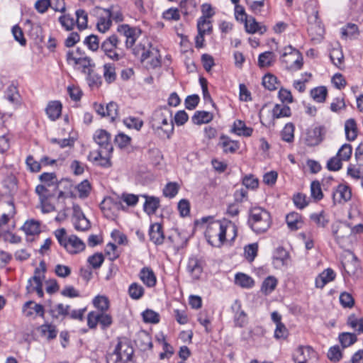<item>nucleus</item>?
Masks as SVG:
<instances>
[{"mask_svg":"<svg viewBox=\"0 0 363 363\" xmlns=\"http://www.w3.org/2000/svg\"><path fill=\"white\" fill-rule=\"evenodd\" d=\"M86 80L88 82L89 86L98 87L99 85H101V77L99 74L95 73L93 69L91 71H89V72H87L86 74Z\"/></svg>","mask_w":363,"mask_h":363,"instance_id":"obj_57","label":"nucleus"},{"mask_svg":"<svg viewBox=\"0 0 363 363\" xmlns=\"http://www.w3.org/2000/svg\"><path fill=\"white\" fill-rule=\"evenodd\" d=\"M139 277L147 287H152L156 284V277L153 271L149 267H143L140 272Z\"/></svg>","mask_w":363,"mask_h":363,"instance_id":"obj_21","label":"nucleus"},{"mask_svg":"<svg viewBox=\"0 0 363 363\" xmlns=\"http://www.w3.org/2000/svg\"><path fill=\"white\" fill-rule=\"evenodd\" d=\"M150 240L155 245H162L164 242V235L162 230V226L158 223L150 225L149 230Z\"/></svg>","mask_w":363,"mask_h":363,"instance_id":"obj_18","label":"nucleus"},{"mask_svg":"<svg viewBox=\"0 0 363 363\" xmlns=\"http://www.w3.org/2000/svg\"><path fill=\"white\" fill-rule=\"evenodd\" d=\"M142 315L143 320L145 323L155 324L160 321V315L152 310L147 309Z\"/></svg>","mask_w":363,"mask_h":363,"instance_id":"obj_53","label":"nucleus"},{"mask_svg":"<svg viewBox=\"0 0 363 363\" xmlns=\"http://www.w3.org/2000/svg\"><path fill=\"white\" fill-rule=\"evenodd\" d=\"M235 283L245 288H250L254 285V280L248 275L242 273L236 274Z\"/></svg>","mask_w":363,"mask_h":363,"instance_id":"obj_43","label":"nucleus"},{"mask_svg":"<svg viewBox=\"0 0 363 363\" xmlns=\"http://www.w3.org/2000/svg\"><path fill=\"white\" fill-rule=\"evenodd\" d=\"M146 200L144 203V211L148 215H152L155 213L156 211L160 206V200L159 199L154 196H147L146 195L143 196Z\"/></svg>","mask_w":363,"mask_h":363,"instance_id":"obj_27","label":"nucleus"},{"mask_svg":"<svg viewBox=\"0 0 363 363\" xmlns=\"http://www.w3.org/2000/svg\"><path fill=\"white\" fill-rule=\"evenodd\" d=\"M135 30V28L130 27L128 24L120 25L117 28V31L119 34L118 37H119L121 40V38L125 40L128 36L134 33Z\"/></svg>","mask_w":363,"mask_h":363,"instance_id":"obj_64","label":"nucleus"},{"mask_svg":"<svg viewBox=\"0 0 363 363\" xmlns=\"http://www.w3.org/2000/svg\"><path fill=\"white\" fill-rule=\"evenodd\" d=\"M322 130L321 127H315L308 129L305 138L307 145H318L323 140Z\"/></svg>","mask_w":363,"mask_h":363,"instance_id":"obj_16","label":"nucleus"},{"mask_svg":"<svg viewBox=\"0 0 363 363\" xmlns=\"http://www.w3.org/2000/svg\"><path fill=\"white\" fill-rule=\"evenodd\" d=\"M104 77L108 84L113 82L116 79V67L113 64L106 63L104 65Z\"/></svg>","mask_w":363,"mask_h":363,"instance_id":"obj_35","label":"nucleus"},{"mask_svg":"<svg viewBox=\"0 0 363 363\" xmlns=\"http://www.w3.org/2000/svg\"><path fill=\"white\" fill-rule=\"evenodd\" d=\"M40 222L35 220H27L22 228L27 235H35L40 233Z\"/></svg>","mask_w":363,"mask_h":363,"instance_id":"obj_33","label":"nucleus"},{"mask_svg":"<svg viewBox=\"0 0 363 363\" xmlns=\"http://www.w3.org/2000/svg\"><path fill=\"white\" fill-rule=\"evenodd\" d=\"M93 304L100 312H105L109 307L108 299L104 296H96L93 300Z\"/></svg>","mask_w":363,"mask_h":363,"instance_id":"obj_47","label":"nucleus"},{"mask_svg":"<svg viewBox=\"0 0 363 363\" xmlns=\"http://www.w3.org/2000/svg\"><path fill=\"white\" fill-rule=\"evenodd\" d=\"M327 94L328 91L325 86H318L311 91V97L318 103L325 101Z\"/></svg>","mask_w":363,"mask_h":363,"instance_id":"obj_39","label":"nucleus"},{"mask_svg":"<svg viewBox=\"0 0 363 363\" xmlns=\"http://www.w3.org/2000/svg\"><path fill=\"white\" fill-rule=\"evenodd\" d=\"M352 193L347 186L340 184L333 193V199L335 203H342L351 199Z\"/></svg>","mask_w":363,"mask_h":363,"instance_id":"obj_17","label":"nucleus"},{"mask_svg":"<svg viewBox=\"0 0 363 363\" xmlns=\"http://www.w3.org/2000/svg\"><path fill=\"white\" fill-rule=\"evenodd\" d=\"M277 285V279L274 277L269 276L264 280L262 284L261 291L264 294H269L275 289Z\"/></svg>","mask_w":363,"mask_h":363,"instance_id":"obj_36","label":"nucleus"},{"mask_svg":"<svg viewBox=\"0 0 363 363\" xmlns=\"http://www.w3.org/2000/svg\"><path fill=\"white\" fill-rule=\"evenodd\" d=\"M39 179L48 186H57L58 181L56 174L53 172H45L40 175Z\"/></svg>","mask_w":363,"mask_h":363,"instance_id":"obj_54","label":"nucleus"},{"mask_svg":"<svg viewBox=\"0 0 363 363\" xmlns=\"http://www.w3.org/2000/svg\"><path fill=\"white\" fill-rule=\"evenodd\" d=\"M352 152V148L350 144H344L340 148L337 153V156L341 159V160L347 161L350 159Z\"/></svg>","mask_w":363,"mask_h":363,"instance_id":"obj_56","label":"nucleus"},{"mask_svg":"<svg viewBox=\"0 0 363 363\" xmlns=\"http://www.w3.org/2000/svg\"><path fill=\"white\" fill-rule=\"evenodd\" d=\"M72 222L75 229L78 231H86L91 227L89 220L82 212L75 211Z\"/></svg>","mask_w":363,"mask_h":363,"instance_id":"obj_19","label":"nucleus"},{"mask_svg":"<svg viewBox=\"0 0 363 363\" xmlns=\"http://www.w3.org/2000/svg\"><path fill=\"white\" fill-rule=\"evenodd\" d=\"M100 208L106 217L112 218L123 208V204L118 198L109 196L103 200Z\"/></svg>","mask_w":363,"mask_h":363,"instance_id":"obj_8","label":"nucleus"},{"mask_svg":"<svg viewBox=\"0 0 363 363\" xmlns=\"http://www.w3.org/2000/svg\"><path fill=\"white\" fill-rule=\"evenodd\" d=\"M66 57L69 64L73 63L78 69H80L85 74L95 66L90 57L74 56V52L71 50L67 52Z\"/></svg>","mask_w":363,"mask_h":363,"instance_id":"obj_7","label":"nucleus"},{"mask_svg":"<svg viewBox=\"0 0 363 363\" xmlns=\"http://www.w3.org/2000/svg\"><path fill=\"white\" fill-rule=\"evenodd\" d=\"M134 350L130 343L123 339L120 340L114 351L107 357V363H134Z\"/></svg>","mask_w":363,"mask_h":363,"instance_id":"obj_4","label":"nucleus"},{"mask_svg":"<svg viewBox=\"0 0 363 363\" xmlns=\"http://www.w3.org/2000/svg\"><path fill=\"white\" fill-rule=\"evenodd\" d=\"M281 61L285 64L286 69L292 71L298 70L303 66V57L300 52H294Z\"/></svg>","mask_w":363,"mask_h":363,"instance_id":"obj_13","label":"nucleus"},{"mask_svg":"<svg viewBox=\"0 0 363 363\" xmlns=\"http://www.w3.org/2000/svg\"><path fill=\"white\" fill-rule=\"evenodd\" d=\"M244 21L246 31L249 33H259L263 34L267 31L266 26L259 25L252 17L247 18Z\"/></svg>","mask_w":363,"mask_h":363,"instance_id":"obj_22","label":"nucleus"},{"mask_svg":"<svg viewBox=\"0 0 363 363\" xmlns=\"http://www.w3.org/2000/svg\"><path fill=\"white\" fill-rule=\"evenodd\" d=\"M339 340L342 347L345 348L357 341L356 335L350 333H342L339 335Z\"/></svg>","mask_w":363,"mask_h":363,"instance_id":"obj_45","label":"nucleus"},{"mask_svg":"<svg viewBox=\"0 0 363 363\" xmlns=\"http://www.w3.org/2000/svg\"><path fill=\"white\" fill-rule=\"evenodd\" d=\"M141 50H142V52H141V60L142 61H145V60L150 58L151 60L150 62V65L153 67H156L160 65V55L159 53V50L157 48H153L151 45H150V48L147 50H145V47L143 46L141 48Z\"/></svg>","mask_w":363,"mask_h":363,"instance_id":"obj_15","label":"nucleus"},{"mask_svg":"<svg viewBox=\"0 0 363 363\" xmlns=\"http://www.w3.org/2000/svg\"><path fill=\"white\" fill-rule=\"evenodd\" d=\"M286 222L289 229L296 230L301 228L303 224L301 216L296 212H291L286 215Z\"/></svg>","mask_w":363,"mask_h":363,"instance_id":"obj_23","label":"nucleus"},{"mask_svg":"<svg viewBox=\"0 0 363 363\" xmlns=\"http://www.w3.org/2000/svg\"><path fill=\"white\" fill-rule=\"evenodd\" d=\"M61 111L62 104L57 101L50 102L46 108V113L52 121L58 118L61 114Z\"/></svg>","mask_w":363,"mask_h":363,"instance_id":"obj_28","label":"nucleus"},{"mask_svg":"<svg viewBox=\"0 0 363 363\" xmlns=\"http://www.w3.org/2000/svg\"><path fill=\"white\" fill-rule=\"evenodd\" d=\"M150 125L161 138H169L174 131L171 111L167 108L156 110L152 116Z\"/></svg>","mask_w":363,"mask_h":363,"instance_id":"obj_2","label":"nucleus"},{"mask_svg":"<svg viewBox=\"0 0 363 363\" xmlns=\"http://www.w3.org/2000/svg\"><path fill=\"white\" fill-rule=\"evenodd\" d=\"M262 84L269 91L276 90L279 86L277 78L272 74H267L263 77Z\"/></svg>","mask_w":363,"mask_h":363,"instance_id":"obj_37","label":"nucleus"},{"mask_svg":"<svg viewBox=\"0 0 363 363\" xmlns=\"http://www.w3.org/2000/svg\"><path fill=\"white\" fill-rule=\"evenodd\" d=\"M231 228L234 232L233 238L236 236V228L230 223L215 220L210 223L206 229L205 237L213 247H220L226 240L227 230Z\"/></svg>","mask_w":363,"mask_h":363,"instance_id":"obj_1","label":"nucleus"},{"mask_svg":"<svg viewBox=\"0 0 363 363\" xmlns=\"http://www.w3.org/2000/svg\"><path fill=\"white\" fill-rule=\"evenodd\" d=\"M124 124L129 128H135L139 130L143 125V122L142 120L135 118V117H128L123 121Z\"/></svg>","mask_w":363,"mask_h":363,"instance_id":"obj_62","label":"nucleus"},{"mask_svg":"<svg viewBox=\"0 0 363 363\" xmlns=\"http://www.w3.org/2000/svg\"><path fill=\"white\" fill-rule=\"evenodd\" d=\"M158 341L162 343L164 352L160 354L161 359L169 358L174 354V348L165 340L164 336L162 338H158Z\"/></svg>","mask_w":363,"mask_h":363,"instance_id":"obj_50","label":"nucleus"},{"mask_svg":"<svg viewBox=\"0 0 363 363\" xmlns=\"http://www.w3.org/2000/svg\"><path fill=\"white\" fill-rule=\"evenodd\" d=\"M347 324L359 333H363V318H357L354 315H351L347 319Z\"/></svg>","mask_w":363,"mask_h":363,"instance_id":"obj_58","label":"nucleus"},{"mask_svg":"<svg viewBox=\"0 0 363 363\" xmlns=\"http://www.w3.org/2000/svg\"><path fill=\"white\" fill-rule=\"evenodd\" d=\"M310 218L318 227L325 228L329 223V220L323 211L311 214Z\"/></svg>","mask_w":363,"mask_h":363,"instance_id":"obj_48","label":"nucleus"},{"mask_svg":"<svg viewBox=\"0 0 363 363\" xmlns=\"http://www.w3.org/2000/svg\"><path fill=\"white\" fill-rule=\"evenodd\" d=\"M316 352L311 347H298L294 353L293 358L296 363H306L308 359L316 358Z\"/></svg>","mask_w":363,"mask_h":363,"instance_id":"obj_10","label":"nucleus"},{"mask_svg":"<svg viewBox=\"0 0 363 363\" xmlns=\"http://www.w3.org/2000/svg\"><path fill=\"white\" fill-rule=\"evenodd\" d=\"M248 224L255 233H264L271 227V215L261 207L252 208L250 211Z\"/></svg>","mask_w":363,"mask_h":363,"instance_id":"obj_3","label":"nucleus"},{"mask_svg":"<svg viewBox=\"0 0 363 363\" xmlns=\"http://www.w3.org/2000/svg\"><path fill=\"white\" fill-rule=\"evenodd\" d=\"M104 257L101 253H95L88 258V262L94 269L99 268L104 262Z\"/></svg>","mask_w":363,"mask_h":363,"instance_id":"obj_63","label":"nucleus"},{"mask_svg":"<svg viewBox=\"0 0 363 363\" xmlns=\"http://www.w3.org/2000/svg\"><path fill=\"white\" fill-rule=\"evenodd\" d=\"M345 131L347 140L352 141L356 139L357 136V128L354 119L350 118L346 121L345 123Z\"/></svg>","mask_w":363,"mask_h":363,"instance_id":"obj_29","label":"nucleus"},{"mask_svg":"<svg viewBox=\"0 0 363 363\" xmlns=\"http://www.w3.org/2000/svg\"><path fill=\"white\" fill-rule=\"evenodd\" d=\"M70 306L69 305H63L62 303H58L55 306H50L48 312L53 318H59L60 316L65 317L69 315V309Z\"/></svg>","mask_w":363,"mask_h":363,"instance_id":"obj_26","label":"nucleus"},{"mask_svg":"<svg viewBox=\"0 0 363 363\" xmlns=\"http://www.w3.org/2000/svg\"><path fill=\"white\" fill-rule=\"evenodd\" d=\"M291 113L290 108L285 105L276 104L272 110L273 117L275 118L289 117Z\"/></svg>","mask_w":363,"mask_h":363,"instance_id":"obj_38","label":"nucleus"},{"mask_svg":"<svg viewBox=\"0 0 363 363\" xmlns=\"http://www.w3.org/2000/svg\"><path fill=\"white\" fill-rule=\"evenodd\" d=\"M330 58L333 63L337 67H340L343 62L344 55L342 50L337 48H333L330 53Z\"/></svg>","mask_w":363,"mask_h":363,"instance_id":"obj_42","label":"nucleus"},{"mask_svg":"<svg viewBox=\"0 0 363 363\" xmlns=\"http://www.w3.org/2000/svg\"><path fill=\"white\" fill-rule=\"evenodd\" d=\"M219 145L222 147L225 153H234L239 149V144L230 138L222 135L220 138Z\"/></svg>","mask_w":363,"mask_h":363,"instance_id":"obj_24","label":"nucleus"},{"mask_svg":"<svg viewBox=\"0 0 363 363\" xmlns=\"http://www.w3.org/2000/svg\"><path fill=\"white\" fill-rule=\"evenodd\" d=\"M128 294L131 298L138 300L140 299L143 296L144 289L139 284L133 283L129 286Z\"/></svg>","mask_w":363,"mask_h":363,"instance_id":"obj_46","label":"nucleus"},{"mask_svg":"<svg viewBox=\"0 0 363 363\" xmlns=\"http://www.w3.org/2000/svg\"><path fill=\"white\" fill-rule=\"evenodd\" d=\"M294 205L300 209L304 208L308 204V199L306 195L298 193L293 198Z\"/></svg>","mask_w":363,"mask_h":363,"instance_id":"obj_60","label":"nucleus"},{"mask_svg":"<svg viewBox=\"0 0 363 363\" xmlns=\"http://www.w3.org/2000/svg\"><path fill=\"white\" fill-rule=\"evenodd\" d=\"M333 235L339 243L340 240L352 234L351 227L346 223L335 222L332 225Z\"/></svg>","mask_w":363,"mask_h":363,"instance_id":"obj_11","label":"nucleus"},{"mask_svg":"<svg viewBox=\"0 0 363 363\" xmlns=\"http://www.w3.org/2000/svg\"><path fill=\"white\" fill-rule=\"evenodd\" d=\"M42 268L37 267L34 271V275L28 280L26 286L29 292L43 286L42 279L44 278V272L45 271L43 263H40Z\"/></svg>","mask_w":363,"mask_h":363,"instance_id":"obj_12","label":"nucleus"},{"mask_svg":"<svg viewBox=\"0 0 363 363\" xmlns=\"http://www.w3.org/2000/svg\"><path fill=\"white\" fill-rule=\"evenodd\" d=\"M113 150H97L89 152V159L101 167L111 166L110 157Z\"/></svg>","mask_w":363,"mask_h":363,"instance_id":"obj_9","label":"nucleus"},{"mask_svg":"<svg viewBox=\"0 0 363 363\" xmlns=\"http://www.w3.org/2000/svg\"><path fill=\"white\" fill-rule=\"evenodd\" d=\"M288 259V252L283 247H279L276 251V255L273 257V264L276 268H281L287 265Z\"/></svg>","mask_w":363,"mask_h":363,"instance_id":"obj_25","label":"nucleus"},{"mask_svg":"<svg viewBox=\"0 0 363 363\" xmlns=\"http://www.w3.org/2000/svg\"><path fill=\"white\" fill-rule=\"evenodd\" d=\"M251 11L257 14L260 13L264 6V0H245Z\"/></svg>","mask_w":363,"mask_h":363,"instance_id":"obj_61","label":"nucleus"},{"mask_svg":"<svg viewBox=\"0 0 363 363\" xmlns=\"http://www.w3.org/2000/svg\"><path fill=\"white\" fill-rule=\"evenodd\" d=\"M76 16H77V26L79 30H83L87 26V14L82 9H79L76 11Z\"/></svg>","mask_w":363,"mask_h":363,"instance_id":"obj_55","label":"nucleus"},{"mask_svg":"<svg viewBox=\"0 0 363 363\" xmlns=\"http://www.w3.org/2000/svg\"><path fill=\"white\" fill-rule=\"evenodd\" d=\"M294 125L291 123L286 124L281 132V139L287 143H291L294 138Z\"/></svg>","mask_w":363,"mask_h":363,"instance_id":"obj_40","label":"nucleus"},{"mask_svg":"<svg viewBox=\"0 0 363 363\" xmlns=\"http://www.w3.org/2000/svg\"><path fill=\"white\" fill-rule=\"evenodd\" d=\"M213 119V114L208 111H197L195 112L191 120L194 124L201 125L208 123Z\"/></svg>","mask_w":363,"mask_h":363,"instance_id":"obj_30","label":"nucleus"},{"mask_svg":"<svg viewBox=\"0 0 363 363\" xmlns=\"http://www.w3.org/2000/svg\"><path fill=\"white\" fill-rule=\"evenodd\" d=\"M94 139L99 145V150H113V146L110 142L111 135L105 130L96 131Z\"/></svg>","mask_w":363,"mask_h":363,"instance_id":"obj_14","label":"nucleus"},{"mask_svg":"<svg viewBox=\"0 0 363 363\" xmlns=\"http://www.w3.org/2000/svg\"><path fill=\"white\" fill-rule=\"evenodd\" d=\"M16 213L15 206L13 203L11 201H8L3 203V218L11 220L12 219Z\"/></svg>","mask_w":363,"mask_h":363,"instance_id":"obj_41","label":"nucleus"},{"mask_svg":"<svg viewBox=\"0 0 363 363\" xmlns=\"http://www.w3.org/2000/svg\"><path fill=\"white\" fill-rule=\"evenodd\" d=\"M55 235L60 245L65 248L70 254H77L85 248L84 242L77 236L72 235L67 236L65 228H60L55 231Z\"/></svg>","mask_w":363,"mask_h":363,"instance_id":"obj_5","label":"nucleus"},{"mask_svg":"<svg viewBox=\"0 0 363 363\" xmlns=\"http://www.w3.org/2000/svg\"><path fill=\"white\" fill-rule=\"evenodd\" d=\"M275 61V55L272 52H264L259 55L258 65L260 67H270Z\"/></svg>","mask_w":363,"mask_h":363,"instance_id":"obj_34","label":"nucleus"},{"mask_svg":"<svg viewBox=\"0 0 363 363\" xmlns=\"http://www.w3.org/2000/svg\"><path fill=\"white\" fill-rule=\"evenodd\" d=\"M78 195L79 198L84 199L88 197L91 191V184L88 180L85 179L79 183L77 186Z\"/></svg>","mask_w":363,"mask_h":363,"instance_id":"obj_49","label":"nucleus"},{"mask_svg":"<svg viewBox=\"0 0 363 363\" xmlns=\"http://www.w3.org/2000/svg\"><path fill=\"white\" fill-rule=\"evenodd\" d=\"M235 325L240 328L244 327L247 323V314L240 310V306H238V310L236 311L234 317Z\"/></svg>","mask_w":363,"mask_h":363,"instance_id":"obj_59","label":"nucleus"},{"mask_svg":"<svg viewBox=\"0 0 363 363\" xmlns=\"http://www.w3.org/2000/svg\"><path fill=\"white\" fill-rule=\"evenodd\" d=\"M40 333L48 340H52L57 336V330L55 325L44 324L40 326Z\"/></svg>","mask_w":363,"mask_h":363,"instance_id":"obj_44","label":"nucleus"},{"mask_svg":"<svg viewBox=\"0 0 363 363\" xmlns=\"http://www.w3.org/2000/svg\"><path fill=\"white\" fill-rule=\"evenodd\" d=\"M311 195L315 201H320L323 197V194L318 181H313L311 184Z\"/></svg>","mask_w":363,"mask_h":363,"instance_id":"obj_52","label":"nucleus"},{"mask_svg":"<svg viewBox=\"0 0 363 363\" xmlns=\"http://www.w3.org/2000/svg\"><path fill=\"white\" fill-rule=\"evenodd\" d=\"M232 131L238 135L250 136L252 133V128L247 127L241 120H237L233 123Z\"/></svg>","mask_w":363,"mask_h":363,"instance_id":"obj_31","label":"nucleus"},{"mask_svg":"<svg viewBox=\"0 0 363 363\" xmlns=\"http://www.w3.org/2000/svg\"><path fill=\"white\" fill-rule=\"evenodd\" d=\"M179 186L176 182H169L163 189V194L165 197L174 198L178 193Z\"/></svg>","mask_w":363,"mask_h":363,"instance_id":"obj_51","label":"nucleus"},{"mask_svg":"<svg viewBox=\"0 0 363 363\" xmlns=\"http://www.w3.org/2000/svg\"><path fill=\"white\" fill-rule=\"evenodd\" d=\"M308 31L313 41L319 43L323 39L324 29L320 24L315 23L311 25L308 28Z\"/></svg>","mask_w":363,"mask_h":363,"instance_id":"obj_32","label":"nucleus"},{"mask_svg":"<svg viewBox=\"0 0 363 363\" xmlns=\"http://www.w3.org/2000/svg\"><path fill=\"white\" fill-rule=\"evenodd\" d=\"M120 43L121 39L116 34H113L101 43V49L109 59L113 61H118L123 58V55L117 52Z\"/></svg>","mask_w":363,"mask_h":363,"instance_id":"obj_6","label":"nucleus"},{"mask_svg":"<svg viewBox=\"0 0 363 363\" xmlns=\"http://www.w3.org/2000/svg\"><path fill=\"white\" fill-rule=\"evenodd\" d=\"M187 270L194 279H199L203 272L201 262L195 257L190 258L187 264Z\"/></svg>","mask_w":363,"mask_h":363,"instance_id":"obj_20","label":"nucleus"}]
</instances>
